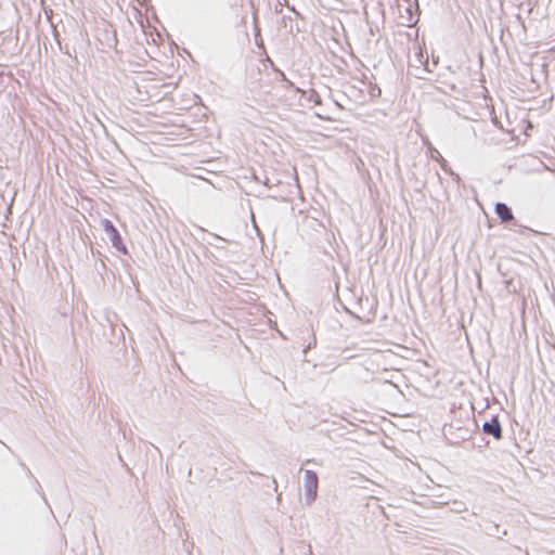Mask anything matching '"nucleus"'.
I'll list each match as a JSON object with an SVG mask.
<instances>
[{
	"mask_svg": "<svg viewBox=\"0 0 555 555\" xmlns=\"http://www.w3.org/2000/svg\"><path fill=\"white\" fill-rule=\"evenodd\" d=\"M99 269H103V270L106 269V266H105V263L103 261H101V266H99Z\"/></svg>",
	"mask_w": 555,
	"mask_h": 555,
	"instance_id": "obj_22",
	"label": "nucleus"
},
{
	"mask_svg": "<svg viewBox=\"0 0 555 555\" xmlns=\"http://www.w3.org/2000/svg\"><path fill=\"white\" fill-rule=\"evenodd\" d=\"M334 102H335V105H336L338 108H340V109H343V108H344V106H343L338 101H336V100H335Z\"/></svg>",
	"mask_w": 555,
	"mask_h": 555,
	"instance_id": "obj_20",
	"label": "nucleus"
},
{
	"mask_svg": "<svg viewBox=\"0 0 555 555\" xmlns=\"http://www.w3.org/2000/svg\"><path fill=\"white\" fill-rule=\"evenodd\" d=\"M541 74L544 76L545 79H547V76H548V72H547V68H548V64L546 62H543L541 65Z\"/></svg>",
	"mask_w": 555,
	"mask_h": 555,
	"instance_id": "obj_12",
	"label": "nucleus"
},
{
	"mask_svg": "<svg viewBox=\"0 0 555 555\" xmlns=\"http://www.w3.org/2000/svg\"><path fill=\"white\" fill-rule=\"evenodd\" d=\"M279 76H280V80L283 82L284 80H286V76L283 72H279Z\"/></svg>",
	"mask_w": 555,
	"mask_h": 555,
	"instance_id": "obj_17",
	"label": "nucleus"
},
{
	"mask_svg": "<svg viewBox=\"0 0 555 555\" xmlns=\"http://www.w3.org/2000/svg\"><path fill=\"white\" fill-rule=\"evenodd\" d=\"M415 9L412 8V3L408 1V7L405 8V11L409 15L408 21L410 23H416L418 21V3L417 0L414 1Z\"/></svg>",
	"mask_w": 555,
	"mask_h": 555,
	"instance_id": "obj_6",
	"label": "nucleus"
},
{
	"mask_svg": "<svg viewBox=\"0 0 555 555\" xmlns=\"http://www.w3.org/2000/svg\"><path fill=\"white\" fill-rule=\"evenodd\" d=\"M505 224L509 230H513V231L519 232V233H524V231L529 230L528 227L520 224L519 221L515 217H514V220H511Z\"/></svg>",
	"mask_w": 555,
	"mask_h": 555,
	"instance_id": "obj_8",
	"label": "nucleus"
},
{
	"mask_svg": "<svg viewBox=\"0 0 555 555\" xmlns=\"http://www.w3.org/2000/svg\"><path fill=\"white\" fill-rule=\"evenodd\" d=\"M64 54H67V55H70L69 53V50H68V46L66 44L65 47H63V51H62Z\"/></svg>",
	"mask_w": 555,
	"mask_h": 555,
	"instance_id": "obj_19",
	"label": "nucleus"
},
{
	"mask_svg": "<svg viewBox=\"0 0 555 555\" xmlns=\"http://www.w3.org/2000/svg\"><path fill=\"white\" fill-rule=\"evenodd\" d=\"M258 235L260 236V240H263V235L260 234V232L258 231Z\"/></svg>",
	"mask_w": 555,
	"mask_h": 555,
	"instance_id": "obj_27",
	"label": "nucleus"
},
{
	"mask_svg": "<svg viewBox=\"0 0 555 555\" xmlns=\"http://www.w3.org/2000/svg\"><path fill=\"white\" fill-rule=\"evenodd\" d=\"M312 346H315V339L313 340V343H309L305 349H304V352L306 353L308 349H310Z\"/></svg>",
	"mask_w": 555,
	"mask_h": 555,
	"instance_id": "obj_16",
	"label": "nucleus"
},
{
	"mask_svg": "<svg viewBox=\"0 0 555 555\" xmlns=\"http://www.w3.org/2000/svg\"><path fill=\"white\" fill-rule=\"evenodd\" d=\"M293 18L291 16H283L282 24L285 28L288 27L291 34H294V25L292 24Z\"/></svg>",
	"mask_w": 555,
	"mask_h": 555,
	"instance_id": "obj_10",
	"label": "nucleus"
},
{
	"mask_svg": "<svg viewBox=\"0 0 555 555\" xmlns=\"http://www.w3.org/2000/svg\"><path fill=\"white\" fill-rule=\"evenodd\" d=\"M216 238L224 241V240H223L222 237H220L219 235H216Z\"/></svg>",
	"mask_w": 555,
	"mask_h": 555,
	"instance_id": "obj_28",
	"label": "nucleus"
},
{
	"mask_svg": "<svg viewBox=\"0 0 555 555\" xmlns=\"http://www.w3.org/2000/svg\"><path fill=\"white\" fill-rule=\"evenodd\" d=\"M299 31H301V29L299 28V26H298V25H296V26L294 27V33H299Z\"/></svg>",
	"mask_w": 555,
	"mask_h": 555,
	"instance_id": "obj_21",
	"label": "nucleus"
},
{
	"mask_svg": "<svg viewBox=\"0 0 555 555\" xmlns=\"http://www.w3.org/2000/svg\"><path fill=\"white\" fill-rule=\"evenodd\" d=\"M283 82L286 89H295L296 91H299V88L295 87V85L289 79L286 78V80Z\"/></svg>",
	"mask_w": 555,
	"mask_h": 555,
	"instance_id": "obj_13",
	"label": "nucleus"
},
{
	"mask_svg": "<svg viewBox=\"0 0 555 555\" xmlns=\"http://www.w3.org/2000/svg\"><path fill=\"white\" fill-rule=\"evenodd\" d=\"M367 92L372 100L378 99L382 95L380 87L371 80L367 81Z\"/></svg>",
	"mask_w": 555,
	"mask_h": 555,
	"instance_id": "obj_7",
	"label": "nucleus"
},
{
	"mask_svg": "<svg viewBox=\"0 0 555 555\" xmlns=\"http://www.w3.org/2000/svg\"><path fill=\"white\" fill-rule=\"evenodd\" d=\"M53 37H54V40L56 41L60 50L63 51V46H62V42H61V36H60V34H59V31L56 29H53Z\"/></svg>",
	"mask_w": 555,
	"mask_h": 555,
	"instance_id": "obj_11",
	"label": "nucleus"
},
{
	"mask_svg": "<svg viewBox=\"0 0 555 555\" xmlns=\"http://www.w3.org/2000/svg\"><path fill=\"white\" fill-rule=\"evenodd\" d=\"M289 10H292L295 13L296 17H301V14L294 9V7H289Z\"/></svg>",
	"mask_w": 555,
	"mask_h": 555,
	"instance_id": "obj_18",
	"label": "nucleus"
},
{
	"mask_svg": "<svg viewBox=\"0 0 555 555\" xmlns=\"http://www.w3.org/2000/svg\"><path fill=\"white\" fill-rule=\"evenodd\" d=\"M481 431L486 436L492 437L494 440L503 438V428L498 414H493L490 420L483 422Z\"/></svg>",
	"mask_w": 555,
	"mask_h": 555,
	"instance_id": "obj_4",
	"label": "nucleus"
},
{
	"mask_svg": "<svg viewBox=\"0 0 555 555\" xmlns=\"http://www.w3.org/2000/svg\"><path fill=\"white\" fill-rule=\"evenodd\" d=\"M542 339H538V351L541 359L542 364H544V358H547L552 363V351L555 350V336L552 330H544Z\"/></svg>",
	"mask_w": 555,
	"mask_h": 555,
	"instance_id": "obj_3",
	"label": "nucleus"
},
{
	"mask_svg": "<svg viewBox=\"0 0 555 555\" xmlns=\"http://www.w3.org/2000/svg\"><path fill=\"white\" fill-rule=\"evenodd\" d=\"M551 284H552L553 289H555V284H554V281L552 279H551Z\"/></svg>",
	"mask_w": 555,
	"mask_h": 555,
	"instance_id": "obj_25",
	"label": "nucleus"
},
{
	"mask_svg": "<svg viewBox=\"0 0 555 555\" xmlns=\"http://www.w3.org/2000/svg\"><path fill=\"white\" fill-rule=\"evenodd\" d=\"M451 173H452V176L454 177V179H456L457 181L460 180V176H459L457 173H454V172H452V171H451Z\"/></svg>",
	"mask_w": 555,
	"mask_h": 555,
	"instance_id": "obj_24",
	"label": "nucleus"
},
{
	"mask_svg": "<svg viewBox=\"0 0 555 555\" xmlns=\"http://www.w3.org/2000/svg\"><path fill=\"white\" fill-rule=\"evenodd\" d=\"M305 503L311 506L318 498L319 477L312 469H306L304 476Z\"/></svg>",
	"mask_w": 555,
	"mask_h": 555,
	"instance_id": "obj_2",
	"label": "nucleus"
},
{
	"mask_svg": "<svg viewBox=\"0 0 555 555\" xmlns=\"http://www.w3.org/2000/svg\"><path fill=\"white\" fill-rule=\"evenodd\" d=\"M100 224L102 229L107 234L108 240L112 243V246L120 254L128 255V248L126 244L124 243L122 236L119 232V230L114 225V223L107 219L103 218L100 220Z\"/></svg>",
	"mask_w": 555,
	"mask_h": 555,
	"instance_id": "obj_1",
	"label": "nucleus"
},
{
	"mask_svg": "<svg viewBox=\"0 0 555 555\" xmlns=\"http://www.w3.org/2000/svg\"><path fill=\"white\" fill-rule=\"evenodd\" d=\"M554 94H552L548 99L543 101V107L547 106V109H551L553 103Z\"/></svg>",
	"mask_w": 555,
	"mask_h": 555,
	"instance_id": "obj_14",
	"label": "nucleus"
},
{
	"mask_svg": "<svg viewBox=\"0 0 555 555\" xmlns=\"http://www.w3.org/2000/svg\"><path fill=\"white\" fill-rule=\"evenodd\" d=\"M99 269H103V270L106 269V266H105V263L103 261H101V266H99Z\"/></svg>",
	"mask_w": 555,
	"mask_h": 555,
	"instance_id": "obj_23",
	"label": "nucleus"
},
{
	"mask_svg": "<svg viewBox=\"0 0 555 555\" xmlns=\"http://www.w3.org/2000/svg\"><path fill=\"white\" fill-rule=\"evenodd\" d=\"M495 215L501 220L502 223H507L511 220H514V214L512 208L502 202H498L494 207Z\"/></svg>",
	"mask_w": 555,
	"mask_h": 555,
	"instance_id": "obj_5",
	"label": "nucleus"
},
{
	"mask_svg": "<svg viewBox=\"0 0 555 555\" xmlns=\"http://www.w3.org/2000/svg\"><path fill=\"white\" fill-rule=\"evenodd\" d=\"M308 100L313 102L314 105H321L322 104V99H321L320 94L315 90H311L310 91Z\"/></svg>",
	"mask_w": 555,
	"mask_h": 555,
	"instance_id": "obj_9",
	"label": "nucleus"
},
{
	"mask_svg": "<svg viewBox=\"0 0 555 555\" xmlns=\"http://www.w3.org/2000/svg\"><path fill=\"white\" fill-rule=\"evenodd\" d=\"M551 298L553 299V301L555 302V295L554 294H551Z\"/></svg>",
	"mask_w": 555,
	"mask_h": 555,
	"instance_id": "obj_26",
	"label": "nucleus"
},
{
	"mask_svg": "<svg viewBox=\"0 0 555 555\" xmlns=\"http://www.w3.org/2000/svg\"><path fill=\"white\" fill-rule=\"evenodd\" d=\"M553 382L550 380V386H547L545 383H544V386L542 388V395L545 397V390L547 389L550 392H552V387H553Z\"/></svg>",
	"mask_w": 555,
	"mask_h": 555,
	"instance_id": "obj_15",
	"label": "nucleus"
}]
</instances>
